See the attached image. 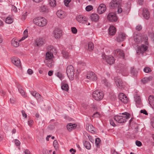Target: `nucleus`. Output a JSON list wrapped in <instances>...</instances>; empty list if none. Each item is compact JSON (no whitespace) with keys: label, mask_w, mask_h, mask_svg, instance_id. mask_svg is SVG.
Masks as SVG:
<instances>
[{"label":"nucleus","mask_w":154,"mask_h":154,"mask_svg":"<svg viewBox=\"0 0 154 154\" xmlns=\"http://www.w3.org/2000/svg\"><path fill=\"white\" fill-rule=\"evenodd\" d=\"M143 71L145 72L148 73L150 72L151 71V69L149 67H146L144 69Z\"/></svg>","instance_id":"nucleus-47"},{"label":"nucleus","mask_w":154,"mask_h":154,"mask_svg":"<svg viewBox=\"0 0 154 154\" xmlns=\"http://www.w3.org/2000/svg\"><path fill=\"white\" fill-rule=\"evenodd\" d=\"M23 34L24 36H25L27 37H28V30L27 29H26L24 31Z\"/></svg>","instance_id":"nucleus-52"},{"label":"nucleus","mask_w":154,"mask_h":154,"mask_svg":"<svg viewBox=\"0 0 154 154\" xmlns=\"http://www.w3.org/2000/svg\"><path fill=\"white\" fill-rule=\"evenodd\" d=\"M49 4L50 6L54 7L56 5V2L55 0H49Z\"/></svg>","instance_id":"nucleus-33"},{"label":"nucleus","mask_w":154,"mask_h":154,"mask_svg":"<svg viewBox=\"0 0 154 154\" xmlns=\"http://www.w3.org/2000/svg\"><path fill=\"white\" fill-rule=\"evenodd\" d=\"M54 146L55 148L57 149L58 148V143L56 140H54L53 143Z\"/></svg>","instance_id":"nucleus-43"},{"label":"nucleus","mask_w":154,"mask_h":154,"mask_svg":"<svg viewBox=\"0 0 154 154\" xmlns=\"http://www.w3.org/2000/svg\"><path fill=\"white\" fill-rule=\"evenodd\" d=\"M107 19L110 22H116L117 20V17L116 14L113 12L109 13L107 15Z\"/></svg>","instance_id":"nucleus-8"},{"label":"nucleus","mask_w":154,"mask_h":154,"mask_svg":"<svg viewBox=\"0 0 154 154\" xmlns=\"http://www.w3.org/2000/svg\"><path fill=\"white\" fill-rule=\"evenodd\" d=\"M122 3L121 0H112L109 3V5L111 8L117 9L119 13H121L122 10L121 6Z\"/></svg>","instance_id":"nucleus-1"},{"label":"nucleus","mask_w":154,"mask_h":154,"mask_svg":"<svg viewBox=\"0 0 154 154\" xmlns=\"http://www.w3.org/2000/svg\"><path fill=\"white\" fill-rule=\"evenodd\" d=\"M61 85L62 89L66 91H68L69 87L66 80H64L62 81Z\"/></svg>","instance_id":"nucleus-17"},{"label":"nucleus","mask_w":154,"mask_h":154,"mask_svg":"<svg viewBox=\"0 0 154 154\" xmlns=\"http://www.w3.org/2000/svg\"><path fill=\"white\" fill-rule=\"evenodd\" d=\"M115 80V83L117 87L120 89H122L124 88L125 86V84L123 82L121 79H116Z\"/></svg>","instance_id":"nucleus-10"},{"label":"nucleus","mask_w":154,"mask_h":154,"mask_svg":"<svg viewBox=\"0 0 154 154\" xmlns=\"http://www.w3.org/2000/svg\"><path fill=\"white\" fill-rule=\"evenodd\" d=\"M76 126L77 125L75 124L70 123L67 125V129L69 131H71L72 129L75 128Z\"/></svg>","instance_id":"nucleus-28"},{"label":"nucleus","mask_w":154,"mask_h":154,"mask_svg":"<svg viewBox=\"0 0 154 154\" xmlns=\"http://www.w3.org/2000/svg\"><path fill=\"white\" fill-rule=\"evenodd\" d=\"M119 100L124 103H126L128 102V98L124 93H120L119 95Z\"/></svg>","instance_id":"nucleus-11"},{"label":"nucleus","mask_w":154,"mask_h":154,"mask_svg":"<svg viewBox=\"0 0 154 154\" xmlns=\"http://www.w3.org/2000/svg\"><path fill=\"white\" fill-rule=\"evenodd\" d=\"M91 20L95 22H97L99 19V16L96 14H92L91 15Z\"/></svg>","instance_id":"nucleus-25"},{"label":"nucleus","mask_w":154,"mask_h":154,"mask_svg":"<svg viewBox=\"0 0 154 154\" xmlns=\"http://www.w3.org/2000/svg\"><path fill=\"white\" fill-rule=\"evenodd\" d=\"M11 10L15 12H16L17 11V8L14 5H12Z\"/></svg>","instance_id":"nucleus-51"},{"label":"nucleus","mask_w":154,"mask_h":154,"mask_svg":"<svg viewBox=\"0 0 154 154\" xmlns=\"http://www.w3.org/2000/svg\"><path fill=\"white\" fill-rule=\"evenodd\" d=\"M66 73L69 79L72 81L74 79V69L73 66L70 65H68L66 69Z\"/></svg>","instance_id":"nucleus-5"},{"label":"nucleus","mask_w":154,"mask_h":154,"mask_svg":"<svg viewBox=\"0 0 154 154\" xmlns=\"http://www.w3.org/2000/svg\"><path fill=\"white\" fill-rule=\"evenodd\" d=\"M21 112H22L23 116V117H24L25 118H26L27 116V115L25 113L24 111L22 110L21 111Z\"/></svg>","instance_id":"nucleus-60"},{"label":"nucleus","mask_w":154,"mask_h":154,"mask_svg":"<svg viewBox=\"0 0 154 154\" xmlns=\"http://www.w3.org/2000/svg\"><path fill=\"white\" fill-rule=\"evenodd\" d=\"M24 152L25 154H31L30 151L28 149H25Z\"/></svg>","instance_id":"nucleus-63"},{"label":"nucleus","mask_w":154,"mask_h":154,"mask_svg":"<svg viewBox=\"0 0 154 154\" xmlns=\"http://www.w3.org/2000/svg\"><path fill=\"white\" fill-rule=\"evenodd\" d=\"M33 71L31 69H29L27 70V73L29 75H31L33 73Z\"/></svg>","instance_id":"nucleus-61"},{"label":"nucleus","mask_w":154,"mask_h":154,"mask_svg":"<svg viewBox=\"0 0 154 154\" xmlns=\"http://www.w3.org/2000/svg\"><path fill=\"white\" fill-rule=\"evenodd\" d=\"M33 21L35 24L40 27L45 26L47 23V21L46 19L41 17H38L34 18Z\"/></svg>","instance_id":"nucleus-3"},{"label":"nucleus","mask_w":154,"mask_h":154,"mask_svg":"<svg viewBox=\"0 0 154 154\" xmlns=\"http://www.w3.org/2000/svg\"><path fill=\"white\" fill-rule=\"evenodd\" d=\"M71 31L73 33L76 34L77 32V30L75 27H73L71 28Z\"/></svg>","instance_id":"nucleus-46"},{"label":"nucleus","mask_w":154,"mask_h":154,"mask_svg":"<svg viewBox=\"0 0 154 154\" xmlns=\"http://www.w3.org/2000/svg\"><path fill=\"white\" fill-rule=\"evenodd\" d=\"M41 10L42 11L45 12H48V10L46 8V7L43 6L41 7Z\"/></svg>","instance_id":"nucleus-42"},{"label":"nucleus","mask_w":154,"mask_h":154,"mask_svg":"<svg viewBox=\"0 0 154 154\" xmlns=\"http://www.w3.org/2000/svg\"><path fill=\"white\" fill-rule=\"evenodd\" d=\"M57 16L60 19L65 17L66 15V13L61 10H58L56 13Z\"/></svg>","instance_id":"nucleus-18"},{"label":"nucleus","mask_w":154,"mask_h":154,"mask_svg":"<svg viewBox=\"0 0 154 154\" xmlns=\"http://www.w3.org/2000/svg\"><path fill=\"white\" fill-rule=\"evenodd\" d=\"M92 96L94 99L97 101H99L103 99L104 94L101 91L97 90L93 92Z\"/></svg>","instance_id":"nucleus-4"},{"label":"nucleus","mask_w":154,"mask_h":154,"mask_svg":"<svg viewBox=\"0 0 154 154\" xmlns=\"http://www.w3.org/2000/svg\"><path fill=\"white\" fill-rule=\"evenodd\" d=\"M136 29L138 31H140L142 29V26L140 25H138L136 27Z\"/></svg>","instance_id":"nucleus-56"},{"label":"nucleus","mask_w":154,"mask_h":154,"mask_svg":"<svg viewBox=\"0 0 154 154\" xmlns=\"http://www.w3.org/2000/svg\"><path fill=\"white\" fill-rule=\"evenodd\" d=\"M88 137L89 139V140H90V141L92 143H93L94 142V140L93 139L92 137L91 136H90V135H88Z\"/></svg>","instance_id":"nucleus-58"},{"label":"nucleus","mask_w":154,"mask_h":154,"mask_svg":"<svg viewBox=\"0 0 154 154\" xmlns=\"http://www.w3.org/2000/svg\"><path fill=\"white\" fill-rule=\"evenodd\" d=\"M13 22V19L10 17H7L5 20V22L7 23L11 24Z\"/></svg>","instance_id":"nucleus-38"},{"label":"nucleus","mask_w":154,"mask_h":154,"mask_svg":"<svg viewBox=\"0 0 154 154\" xmlns=\"http://www.w3.org/2000/svg\"><path fill=\"white\" fill-rule=\"evenodd\" d=\"M148 101L150 105L154 108V97L150 95L149 97Z\"/></svg>","instance_id":"nucleus-27"},{"label":"nucleus","mask_w":154,"mask_h":154,"mask_svg":"<svg viewBox=\"0 0 154 154\" xmlns=\"http://www.w3.org/2000/svg\"><path fill=\"white\" fill-rule=\"evenodd\" d=\"M18 90L22 95L23 96H24L25 95V92L21 88L19 87L18 88Z\"/></svg>","instance_id":"nucleus-41"},{"label":"nucleus","mask_w":154,"mask_h":154,"mask_svg":"<svg viewBox=\"0 0 154 154\" xmlns=\"http://www.w3.org/2000/svg\"><path fill=\"white\" fill-rule=\"evenodd\" d=\"M101 116V114L98 112H96L94 113L92 117L94 118H99Z\"/></svg>","instance_id":"nucleus-39"},{"label":"nucleus","mask_w":154,"mask_h":154,"mask_svg":"<svg viewBox=\"0 0 154 154\" xmlns=\"http://www.w3.org/2000/svg\"><path fill=\"white\" fill-rule=\"evenodd\" d=\"M143 15L144 18L146 20H148L150 17V14L148 10L146 8L143 10Z\"/></svg>","instance_id":"nucleus-22"},{"label":"nucleus","mask_w":154,"mask_h":154,"mask_svg":"<svg viewBox=\"0 0 154 154\" xmlns=\"http://www.w3.org/2000/svg\"><path fill=\"white\" fill-rule=\"evenodd\" d=\"M63 57L66 59H69L71 57L70 53L66 50H63L62 52Z\"/></svg>","instance_id":"nucleus-20"},{"label":"nucleus","mask_w":154,"mask_h":154,"mask_svg":"<svg viewBox=\"0 0 154 154\" xmlns=\"http://www.w3.org/2000/svg\"><path fill=\"white\" fill-rule=\"evenodd\" d=\"M45 42L44 39L42 38H39L36 39L35 41V43L38 46H40L44 44Z\"/></svg>","instance_id":"nucleus-19"},{"label":"nucleus","mask_w":154,"mask_h":154,"mask_svg":"<svg viewBox=\"0 0 154 154\" xmlns=\"http://www.w3.org/2000/svg\"><path fill=\"white\" fill-rule=\"evenodd\" d=\"M136 144L138 146H140L142 145L141 143L139 141L136 140L135 142Z\"/></svg>","instance_id":"nucleus-49"},{"label":"nucleus","mask_w":154,"mask_h":154,"mask_svg":"<svg viewBox=\"0 0 154 154\" xmlns=\"http://www.w3.org/2000/svg\"><path fill=\"white\" fill-rule=\"evenodd\" d=\"M106 10V7L104 4H100L97 9V12L100 14H101L105 12Z\"/></svg>","instance_id":"nucleus-16"},{"label":"nucleus","mask_w":154,"mask_h":154,"mask_svg":"<svg viewBox=\"0 0 154 154\" xmlns=\"http://www.w3.org/2000/svg\"><path fill=\"white\" fill-rule=\"evenodd\" d=\"M53 32L54 36L56 38H60L62 35V31L59 28H55Z\"/></svg>","instance_id":"nucleus-13"},{"label":"nucleus","mask_w":154,"mask_h":154,"mask_svg":"<svg viewBox=\"0 0 154 154\" xmlns=\"http://www.w3.org/2000/svg\"><path fill=\"white\" fill-rule=\"evenodd\" d=\"M134 99L136 103L139 104L140 103V97L137 96H136L134 97Z\"/></svg>","instance_id":"nucleus-37"},{"label":"nucleus","mask_w":154,"mask_h":154,"mask_svg":"<svg viewBox=\"0 0 154 154\" xmlns=\"http://www.w3.org/2000/svg\"><path fill=\"white\" fill-rule=\"evenodd\" d=\"M147 48V46L144 45H142L140 47L138 48L137 54L139 55L140 53L143 54L144 52L146 51Z\"/></svg>","instance_id":"nucleus-14"},{"label":"nucleus","mask_w":154,"mask_h":154,"mask_svg":"<svg viewBox=\"0 0 154 154\" xmlns=\"http://www.w3.org/2000/svg\"><path fill=\"white\" fill-rule=\"evenodd\" d=\"M33 121L32 120H30L28 121V125L29 126H31L33 124Z\"/></svg>","instance_id":"nucleus-59"},{"label":"nucleus","mask_w":154,"mask_h":154,"mask_svg":"<svg viewBox=\"0 0 154 154\" xmlns=\"http://www.w3.org/2000/svg\"><path fill=\"white\" fill-rule=\"evenodd\" d=\"M131 73L134 76L136 75L137 73V71L134 67L131 68Z\"/></svg>","instance_id":"nucleus-36"},{"label":"nucleus","mask_w":154,"mask_h":154,"mask_svg":"<svg viewBox=\"0 0 154 154\" xmlns=\"http://www.w3.org/2000/svg\"><path fill=\"white\" fill-rule=\"evenodd\" d=\"M114 53L117 56H119L122 57H124V54L123 51L120 49H117L114 52Z\"/></svg>","instance_id":"nucleus-23"},{"label":"nucleus","mask_w":154,"mask_h":154,"mask_svg":"<svg viewBox=\"0 0 154 154\" xmlns=\"http://www.w3.org/2000/svg\"><path fill=\"white\" fill-rule=\"evenodd\" d=\"M50 48H51L50 51L46 53L45 56V60L52 59L53 57V53L56 54L57 53V50L55 48L52 46H50Z\"/></svg>","instance_id":"nucleus-6"},{"label":"nucleus","mask_w":154,"mask_h":154,"mask_svg":"<svg viewBox=\"0 0 154 154\" xmlns=\"http://www.w3.org/2000/svg\"><path fill=\"white\" fill-rule=\"evenodd\" d=\"M15 101V99L10 98V102L12 104L14 103Z\"/></svg>","instance_id":"nucleus-62"},{"label":"nucleus","mask_w":154,"mask_h":154,"mask_svg":"<svg viewBox=\"0 0 154 154\" xmlns=\"http://www.w3.org/2000/svg\"><path fill=\"white\" fill-rule=\"evenodd\" d=\"M35 97L36 99L38 100H41L42 97L40 95V94H39V93L37 92L36 93H35Z\"/></svg>","instance_id":"nucleus-40"},{"label":"nucleus","mask_w":154,"mask_h":154,"mask_svg":"<svg viewBox=\"0 0 154 154\" xmlns=\"http://www.w3.org/2000/svg\"><path fill=\"white\" fill-rule=\"evenodd\" d=\"M11 61L15 65L19 67L21 66L20 61L19 59L13 57L11 59Z\"/></svg>","instance_id":"nucleus-24"},{"label":"nucleus","mask_w":154,"mask_h":154,"mask_svg":"<svg viewBox=\"0 0 154 154\" xmlns=\"http://www.w3.org/2000/svg\"><path fill=\"white\" fill-rule=\"evenodd\" d=\"M85 48L89 50V51H92L94 48L93 44L91 42H89L86 44L85 45Z\"/></svg>","instance_id":"nucleus-21"},{"label":"nucleus","mask_w":154,"mask_h":154,"mask_svg":"<svg viewBox=\"0 0 154 154\" xmlns=\"http://www.w3.org/2000/svg\"><path fill=\"white\" fill-rule=\"evenodd\" d=\"M102 57L105 60L106 62L110 65L112 64L115 62V59L113 57L111 56L103 55Z\"/></svg>","instance_id":"nucleus-9"},{"label":"nucleus","mask_w":154,"mask_h":154,"mask_svg":"<svg viewBox=\"0 0 154 154\" xmlns=\"http://www.w3.org/2000/svg\"><path fill=\"white\" fill-rule=\"evenodd\" d=\"M86 78L92 81H95L97 79L96 75L93 72L89 71L87 72Z\"/></svg>","instance_id":"nucleus-7"},{"label":"nucleus","mask_w":154,"mask_h":154,"mask_svg":"<svg viewBox=\"0 0 154 154\" xmlns=\"http://www.w3.org/2000/svg\"><path fill=\"white\" fill-rule=\"evenodd\" d=\"M122 114L125 116H116L114 117V120L119 123H124L126 122L127 119L130 118V115L128 112H125L122 113Z\"/></svg>","instance_id":"nucleus-2"},{"label":"nucleus","mask_w":154,"mask_h":154,"mask_svg":"<svg viewBox=\"0 0 154 154\" xmlns=\"http://www.w3.org/2000/svg\"><path fill=\"white\" fill-rule=\"evenodd\" d=\"M152 77L149 76L148 77H145L141 80V82L143 84H146L152 80Z\"/></svg>","instance_id":"nucleus-30"},{"label":"nucleus","mask_w":154,"mask_h":154,"mask_svg":"<svg viewBox=\"0 0 154 154\" xmlns=\"http://www.w3.org/2000/svg\"><path fill=\"white\" fill-rule=\"evenodd\" d=\"M100 141V139L99 138H97L95 139V144L97 147H98L99 146Z\"/></svg>","instance_id":"nucleus-45"},{"label":"nucleus","mask_w":154,"mask_h":154,"mask_svg":"<svg viewBox=\"0 0 154 154\" xmlns=\"http://www.w3.org/2000/svg\"><path fill=\"white\" fill-rule=\"evenodd\" d=\"M116 32V28L113 26H110L109 28V35H115Z\"/></svg>","instance_id":"nucleus-26"},{"label":"nucleus","mask_w":154,"mask_h":154,"mask_svg":"<svg viewBox=\"0 0 154 154\" xmlns=\"http://www.w3.org/2000/svg\"><path fill=\"white\" fill-rule=\"evenodd\" d=\"M11 44L12 45L16 47H18L19 45V42L16 39H13L11 41Z\"/></svg>","instance_id":"nucleus-32"},{"label":"nucleus","mask_w":154,"mask_h":154,"mask_svg":"<svg viewBox=\"0 0 154 154\" xmlns=\"http://www.w3.org/2000/svg\"><path fill=\"white\" fill-rule=\"evenodd\" d=\"M71 0H64V3L65 6H67L69 3L71 2Z\"/></svg>","instance_id":"nucleus-48"},{"label":"nucleus","mask_w":154,"mask_h":154,"mask_svg":"<svg viewBox=\"0 0 154 154\" xmlns=\"http://www.w3.org/2000/svg\"><path fill=\"white\" fill-rule=\"evenodd\" d=\"M14 142L15 144L17 146H19L20 143V141L17 139L15 140Z\"/></svg>","instance_id":"nucleus-50"},{"label":"nucleus","mask_w":154,"mask_h":154,"mask_svg":"<svg viewBox=\"0 0 154 154\" xmlns=\"http://www.w3.org/2000/svg\"><path fill=\"white\" fill-rule=\"evenodd\" d=\"M86 128L88 131L91 132H92L93 131H94V128L93 126L91 124H88L86 125Z\"/></svg>","instance_id":"nucleus-29"},{"label":"nucleus","mask_w":154,"mask_h":154,"mask_svg":"<svg viewBox=\"0 0 154 154\" xmlns=\"http://www.w3.org/2000/svg\"><path fill=\"white\" fill-rule=\"evenodd\" d=\"M126 35L123 33H119L117 36L116 40L119 42H122L125 39Z\"/></svg>","instance_id":"nucleus-15"},{"label":"nucleus","mask_w":154,"mask_h":154,"mask_svg":"<svg viewBox=\"0 0 154 154\" xmlns=\"http://www.w3.org/2000/svg\"><path fill=\"white\" fill-rule=\"evenodd\" d=\"M84 145L85 148L88 149H90L91 148V144L90 143L87 141H85L84 143Z\"/></svg>","instance_id":"nucleus-34"},{"label":"nucleus","mask_w":154,"mask_h":154,"mask_svg":"<svg viewBox=\"0 0 154 154\" xmlns=\"http://www.w3.org/2000/svg\"><path fill=\"white\" fill-rule=\"evenodd\" d=\"M109 122L110 124L113 126H115L116 124H115L113 120L112 119H110L109 120Z\"/></svg>","instance_id":"nucleus-53"},{"label":"nucleus","mask_w":154,"mask_h":154,"mask_svg":"<svg viewBox=\"0 0 154 154\" xmlns=\"http://www.w3.org/2000/svg\"><path fill=\"white\" fill-rule=\"evenodd\" d=\"M46 65L47 66L49 67H52L54 64V62L52 60L50 59L49 60H46Z\"/></svg>","instance_id":"nucleus-31"},{"label":"nucleus","mask_w":154,"mask_h":154,"mask_svg":"<svg viewBox=\"0 0 154 154\" xmlns=\"http://www.w3.org/2000/svg\"><path fill=\"white\" fill-rule=\"evenodd\" d=\"M52 150H50L49 151H48L47 150H45L44 152V154H51L52 152Z\"/></svg>","instance_id":"nucleus-57"},{"label":"nucleus","mask_w":154,"mask_h":154,"mask_svg":"<svg viewBox=\"0 0 154 154\" xmlns=\"http://www.w3.org/2000/svg\"><path fill=\"white\" fill-rule=\"evenodd\" d=\"M93 9V7L91 5H88L86 6L85 9L86 11H89Z\"/></svg>","instance_id":"nucleus-44"},{"label":"nucleus","mask_w":154,"mask_h":154,"mask_svg":"<svg viewBox=\"0 0 154 154\" xmlns=\"http://www.w3.org/2000/svg\"><path fill=\"white\" fill-rule=\"evenodd\" d=\"M151 125L152 126V127L154 128V119H152Z\"/></svg>","instance_id":"nucleus-64"},{"label":"nucleus","mask_w":154,"mask_h":154,"mask_svg":"<svg viewBox=\"0 0 154 154\" xmlns=\"http://www.w3.org/2000/svg\"><path fill=\"white\" fill-rule=\"evenodd\" d=\"M76 20L79 23H84L87 20V18L85 16L82 15H79L77 16L76 17Z\"/></svg>","instance_id":"nucleus-12"},{"label":"nucleus","mask_w":154,"mask_h":154,"mask_svg":"<svg viewBox=\"0 0 154 154\" xmlns=\"http://www.w3.org/2000/svg\"><path fill=\"white\" fill-rule=\"evenodd\" d=\"M102 82L107 87H109L110 86V83L108 82L106 79H103L102 81Z\"/></svg>","instance_id":"nucleus-35"},{"label":"nucleus","mask_w":154,"mask_h":154,"mask_svg":"<svg viewBox=\"0 0 154 154\" xmlns=\"http://www.w3.org/2000/svg\"><path fill=\"white\" fill-rule=\"evenodd\" d=\"M57 75L60 79L61 80H62V75L61 73L59 72H57Z\"/></svg>","instance_id":"nucleus-55"},{"label":"nucleus","mask_w":154,"mask_h":154,"mask_svg":"<svg viewBox=\"0 0 154 154\" xmlns=\"http://www.w3.org/2000/svg\"><path fill=\"white\" fill-rule=\"evenodd\" d=\"M140 112L145 114L146 115H148V113L147 112V111L145 109L141 110L140 111Z\"/></svg>","instance_id":"nucleus-54"}]
</instances>
